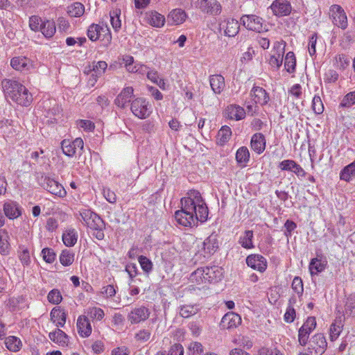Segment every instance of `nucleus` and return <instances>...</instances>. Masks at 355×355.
<instances>
[{
  "instance_id": "f257e3e1",
  "label": "nucleus",
  "mask_w": 355,
  "mask_h": 355,
  "mask_svg": "<svg viewBox=\"0 0 355 355\" xmlns=\"http://www.w3.org/2000/svg\"><path fill=\"white\" fill-rule=\"evenodd\" d=\"M181 209L175 213L177 222L185 227H192L198 225V222H205L208 217V208L197 190H191L187 196L180 200Z\"/></svg>"
},
{
  "instance_id": "f03ea898",
  "label": "nucleus",
  "mask_w": 355,
  "mask_h": 355,
  "mask_svg": "<svg viewBox=\"0 0 355 355\" xmlns=\"http://www.w3.org/2000/svg\"><path fill=\"white\" fill-rule=\"evenodd\" d=\"M1 85L7 98H10L18 105L23 106H28L32 102V94L18 81L4 79L1 82Z\"/></svg>"
},
{
  "instance_id": "7ed1b4c3",
  "label": "nucleus",
  "mask_w": 355,
  "mask_h": 355,
  "mask_svg": "<svg viewBox=\"0 0 355 355\" xmlns=\"http://www.w3.org/2000/svg\"><path fill=\"white\" fill-rule=\"evenodd\" d=\"M223 269L218 266H205L197 268L190 275V281L197 285H206L220 281L223 277Z\"/></svg>"
},
{
  "instance_id": "20e7f679",
  "label": "nucleus",
  "mask_w": 355,
  "mask_h": 355,
  "mask_svg": "<svg viewBox=\"0 0 355 355\" xmlns=\"http://www.w3.org/2000/svg\"><path fill=\"white\" fill-rule=\"evenodd\" d=\"M130 110L132 114L139 119L148 118L151 113V106L145 98H136L131 102Z\"/></svg>"
},
{
  "instance_id": "39448f33",
  "label": "nucleus",
  "mask_w": 355,
  "mask_h": 355,
  "mask_svg": "<svg viewBox=\"0 0 355 355\" xmlns=\"http://www.w3.org/2000/svg\"><path fill=\"white\" fill-rule=\"evenodd\" d=\"M241 22L249 31L257 33L268 31L264 20L256 15H244L241 17Z\"/></svg>"
},
{
  "instance_id": "423d86ee",
  "label": "nucleus",
  "mask_w": 355,
  "mask_h": 355,
  "mask_svg": "<svg viewBox=\"0 0 355 355\" xmlns=\"http://www.w3.org/2000/svg\"><path fill=\"white\" fill-rule=\"evenodd\" d=\"M218 236L211 234L202 242L197 255L202 256L205 260L210 258L218 250Z\"/></svg>"
},
{
  "instance_id": "0eeeda50",
  "label": "nucleus",
  "mask_w": 355,
  "mask_h": 355,
  "mask_svg": "<svg viewBox=\"0 0 355 355\" xmlns=\"http://www.w3.org/2000/svg\"><path fill=\"white\" fill-rule=\"evenodd\" d=\"M40 185L49 193L60 198H64L67 191L64 187L55 180L48 176L41 178Z\"/></svg>"
},
{
  "instance_id": "6e6552de",
  "label": "nucleus",
  "mask_w": 355,
  "mask_h": 355,
  "mask_svg": "<svg viewBox=\"0 0 355 355\" xmlns=\"http://www.w3.org/2000/svg\"><path fill=\"white\" fill-rule=\"evenodd\" d=\"M103 34V40H105L107 45L112 41V35L107 26L103 27L98 24H92L87 30V36L92 41H96L100 38L101 34Z\"/></svg>"
},
{
  "instance_id": "1a4fd4ad",
  "label": "nucleus",
  "mask_w": 355,
  "mask_h": 355,
  "mask_svg": "<svg viewBox=\"0 0 355 355\" xmlns=\"http://www.w3.org/2000/svg\"><path fill=\"white\" fill-rule=\"evenodd\" d=\"M80 215L86 225L90 229H103L104 221L96 213L89 209H83L80 212Z\"/></svg>"
},
{
  "instance_id": "9d476101",
  "label": "nucleus",
  "mask_w": 355,
  "mask_h": 355,
  "mask_svg": "<svg viewBox=\"0 0 355 355\" xmlns=\"http://www.w3.org/2000/svg\"><path fill=\"white\" fill-rule=\"evenodd\" d=\"M316 327L315 317H309L298 331V341L300 345L305 346L307 344L310 334Z\"/></svg>"
},
{
  "instance_id": "9b49d317",
  "label": "nucleus",
  "mask_w": 355,
  "mask_h": 355,
  "mask_svg": "<svg viewBox=\"0 0 355 355\" xmlns=\"http://www.w3.org/2000/svg\"><path fill=\"white\" fill-rule=\"evenodd\" d=\"M197 7L203 12L212 16L218 15L222 7L216 0H198Z\"/></svg>"
},
{
  "instance_id": "f8f14e48",
  "label": "nucleus",
  "mask_w": 355,
  "mask_h": 355,
  "mask_svg": "<svg viewBox=\"0 0 355 355\" xmlns=\"http://www.w3.org/2000/svg\"><path fill=\"white\" fill-rule=\"evenodd\" d=\"M330 11L334 24L343 30L346 29L348 22L343 8L340 6L335 4L331 6Z\"/></svg>"
},
{
  "instance_id": "ddd939ff",
  "label": "nucleus",
  "mask_w": 355,
  "mask_h": 355,
  "mask_svg": "<svg viewBox=\"0 0 355 355\" xmlns=\"http://www.w3.org/2000/svg\"><path fill=\"white\" fill-rule=\"evenodd\" d=\"M61 147L63 153L71 157L75 155L77 149H80V150L83 149L84 142L80 137H78L72 141L69 139H64L61 142Z\"/></svg>"
},
{
  "instance_id": "4468645a",
  "label": "nucleus",
  "mask_w": 355,
  "mask_h": 355,
  "mask_svg": "<svg viewBox=\"0 0 355 355\" xmlns=\"http://www.w3.org/2000/svg\"><path fill=\"white\" fill-rule=\"evenodd\" d=\"M149 309L141 306L133 309L128 315V320L131 324H138L147 320L150 315Z\"/></svg>"
},
{
  "instance_id": "2eb2a0df",
  "label": "nucleus",
  "mask_w": 355,
  "mask_h": 355,
  "mask_svg": "<svg viewBox=\"0 0 355 355\" xmlns=\"http://www.w3.org/2000/svg\"><path fill=\"white\" fill-rule=\"evenodd\" d=\"M241 323V316L234 312H228L223 315L220 323L222 329H232Z\"/></svg>"
},
{
  "instance_id": "dca6fc26",
  "label": "nucleus",
  "mask_w": 355,
  "mask_h": 355,
  "mask_svg": "<svg viewBox=\"0 0 355 355\" xmlns=\"http://www.w3.org/2000/svg\"><path fill=\"white\" fill-rule=\"evenodd\" d=\"M247 265L258 271L263 272L267 268V261L265 257L260 254H251L246 258Z\"/></svg>"
},
{
  "instance_id": "f3484780",
  "label": "nucleus",
  "mask_w": 355,
  "mask_h": 355,
  "mask_svg": "<svg viewBox=\"0 0 355 355\" xmlns=\"http://www.w3.org/2000/svg\"><path fill=\"white\" fill-rule=\"evenodd\" d=\"M250 95L255 104L265 105L270 101L268 93L261 87L254 86L250 91Z\"/></svg>"
},
{
  "instance_id": "a211bd4d",
  "label": "nucleus",
  "mask_w": 355,
  "mask_h": 355,
  "mask_svg": "<svg viewBox=\"0 0 355 355\" xmlns=\"http://www.w3.org/2000/svg\"><path fill=\"white\" fill-rule=\"evenodd\" d=\"M10 65L14 69L24 72L28 71L33 68V62L32 60L24 56H18L12 58Z\"/></svg>"
},
{
  "instance_id": "6ab92c4d",
  "label": "nucleus",
  "mask_w": 355,
  "mask_h": 355,
  "mask_svg": "<svg viewBox=\"0 0 355 355\" xmlns=\"http://www.w3.org/2000/svg\"><path fill=\"white\" fill-rule=\"evenodd\" d=\"M133 94L134 89L132 87H124L116 97L114 104L119 107L125 108L127 104L130 102Z\"/></svg>"
},
{
  "instance_id": "aec40b11",
  "label": "nucleus",
  "mask_w": 355,
  "mask_h": 355,
  "mask_svg": "<svg viewBox=\"0 0 355 355\" xmlns=\"http://www.w3.org/2000/svg\"><path fill=\"white\" fill-rule=\"evenodd\" d=\"M274 15L277 16L288 15L291 10V6L288 1L286 0H276L270 6Z\"/></svg>"
},
{
  "instance_id": "412c9836",
  "label": "nucleus",
  "mask_w": 355,
  "mask_h": 355,
  "mask_svg": "<svg viewBox=\"0 0 355 355\" xmlns=\"http://www.w3.org/2000/svg\"><path fill=\"white\" fill-rule=\"evenodd\" d=\"M77 329L81 337L87 338L92 333V326L88 318L85 315H80L77 320Z\"/></svg>"
},
{
  "instance_id": "4be33fe9",
  "label": "nucleus",
  "mask_w": 355,
  "mask_h": 355,
  "mask_svg": "<svg viewBox=\"0 0 355 355\" xmlns=\"http://www.w3.org/2000/svg\"><path fill=\"white\" fill-rule=\"evenodd\" d=\"M311 345L315 349L316 354H322L326 349L327 343L322 334H315L311 340Z\"/></svg>"
},
{
  "instance_id": "5701e85b",
  "label": "nucleus",
  "mask_w": 355,
  "mask_h": 355,
  "mask_svg": "<svg viewBox=\"0 0 355 355\" xmlns=\"http://www.w3.org/2000/svg\"><path fill=\"white\" fill-rule=\"evenodd\" d=\"M252 149L258 154L263 153L266 148V139L262 133H255L250 141Z\"/></svg>"
},
{
  "instance_id": "b1692460",
  "label": "nucleus",
  "mask_w": 355,
  "mask_h": 355,
  "mask_svg": "<svg viewBox=\"0 0 355 355\" xmlns=\"http://www.w3.org/2000/svg\"><path fill=\"white\" fill-rule=\"evenodd\" d=\"M209 83L212 91L216 94H220L225 86L224 77L219 74L210 76Z\"/></svg>"
},
{
  "instance_id": "393cba45",
  "label": "nucleus",
  "mask_w": 355,
  "mask_h": 355,
  "mask_svg": "<svg viewBox=\"0 0 355 355\" xmlns=\"http://www.w3.org/2000/svg\"><path fill=\"white\" fill-rule=\"evenodd\" d=\"M5 215L10 219H15L21 215L19 205L14 201H8L3 205Z\"/></svg>"
},
{
  "instance_id": "a878e982",
  "label": "nucleus",
  "mask_w": 355,
  "mask_h": 355,
  "mask_svg": "<svg viewBox=\"0 0 355 355\" xmlns=\"http://www.w3.org/2000/svg\"><path fill=\"white\" fill-rule=\"evenodd\" d=\"M51 320L59 327H64L66 322L67 315L65 312L59 307H54L50 313Z\"/></svg>"
},
{
  "instance_id": "bb28decb",
  "label": "nucleus",
  "mask_w": 355,
  "mask_h": 355,
  "mask_svg": "<svg viewBox=\"0 0 355 355\" xmlns=\"http://www.w3.org/2000/svg\"><path fill=\"white\" fill-rule=\"evenodd\" d=\"M227 115L228 118L231 119H235L236 121L243 119L245 118L246 112L241 106L236 105H231L227 107L226 110Z\"/></svg>"
},
{
  "instance_id": "cd10ccee",
  "label": "nucleus",
  "mask_w": 355,
  "mask_h": 355,
  "mask_svg": "<svg viewBox=\"0 0 355 355\" xmlns=\"http://www.w3.org/2000/svg\"><path fill=\"white\" fill-rule=\"evenodd\" d=\"M327 261L325 259L313 258L309 263V270L311 275H318L324 271L327 267Z\"/></svg>"
},
{
  "instance_id": "c85d7f7f",
  "label": "nucleus",
  "mask_w": 355,
  "mask_h": 355,
  "mask_svg": "<svg viewBox=\"0 0 355 355\" xmlns=\"http://www.w3.org/2000/svg\"><path fill=\"white\" fill-rule=\"evenodd\" d=\"M187 17L185 12L182 9H174L168 15V21L172 24H181Z\"/></svg>"
},
{
  "instance_id": "c756f323",
  "label": "nucleus",
  "mask_w": 355,
  "mask_h": 355,
  "mask_svg": "<svg viewBox=\"0 0 355 355\" xmlns=\"http://www.w3.org/2000/svg\"><path fill=\"white\" fill-rule=\"evenodd\" d=\"M340 179L349 182L355 178V160L351 164L345 166L340 172Z\"/></svg>"
},
{
  "instance_id": "7c9ffc66",
  "label": "nucleus",
  "mask_w": 355,
  "mask_h": 355,
  "mask_svg": "<svg viewBox=\"0 0 355 355\" xmlns=\"http://www.w3.org/2000/svg\"><path fill=\"white\" fill-rule=\"evenodd\" d=\"M146 19L148 22L153 26L162 27L165 22L164 15L156 11H151L146 13Z\"/></svg>"
},
{
  "instance_id": "2f4dec72",
  "label": "nucleus",
  "mask_w": 355,
  "mask_h": 355,
  "mask_svg": "<svg viewBox=\"0 0 355 355\" xmlns=\"http://www.w3.org/2000/svg\"><path fill=\"white\" fill-rule=\"evenodd\" d=\"M49 338L54 343L61 346H65L68 343L67 335L61 329H57L54 331L49 333Z\"/></svg>"
},
{
  "instance_id": "473e14b6",
  "label": "nucleus",
  "mask_w": 355,
  "mask_h": 355,
  "mask_svg": "<svg viewBox=\"0 0 355 355\" xmlns=\"http://www.w3.org/2000/svg\"><path fill=\"white\" fill-rule=\"evenodd\" d=\"M78 240V234L75 229H68L62 234L64 244L68 247L73 246Z\"/></svg>"
},
{
  "instance_id": "72a5a7b5",
  "label": "nucleus",
  "mask_w": 355,
  "mask_h": 355,
  "mask_svg": "<svg viewBox=\"0 0 355 355\" xmlns=\"http://www.w3.org/2000/svg\"><path fill=\"white\" fill-rule=\"evenodd\" d=\"M239 28L240 25L237 20L234 19H229L226 22L225 35L228 37H234L239 33Z\"/></svg>"
},
{
  "instance_id": "f704fd0d",
  "label": "nucleus",
  "mask_w": 355,
  "mask_h": 355,
  "mask_svg": "<svg viewBox=\"0 0 355 355\" xmlns=\"http://www.w3.org/2000/svg\"><path fill=\"white\" fill-rule=\"evenodd\" d=\"M40 31L46 38L52 37L56 31L55 24L51 20H45L42 23Z\"/></svg>"
},
{
  "instance_id": "c9c22d12",
  "label": "nucleus",
  "mask_w": 355,
  "mask_h": 355,
  "mask_svg": "<svg viewBox=\"0 0 355 355\" xmlns=\"http://www.w3.org/2000/svg\"><path fill=\"white\" fill-rule=\"evenodd\" d=\"M200 309L198 304H185L180 307V315L184 318H188L196 315Z\"/></svg>"
},
{
  "instance_id": "e433bc0d",
  "label": "nucleus",
  "mask_w": 355,
  "mask_h": 355,
  "mask_svg": "<svg viewBox=\"0 0 355 355\" xmlns=\"http://www.w3.org/2000/svg\"><path fill=\"white\" fill-rule=\"evenodd\" d=\"M232 136L231 128L227 125L223 126L217 135V144L221 146L227 143Z\"/></svg>"
},
{
  "instance_id": "4c0bfd02",
  "label": "nucleus",
  "mask_w": 355,
  "mask_h": 355,
  "mask_svg": "<svg viewBox=\"0 0 355 355\" xmlns=\"http://www.w3.org/2000/svg\"><path fill=\"white\" fill-rule=\"evenodd\" d=\"M5 345L11 352H18L22 346L20 339L13 336L6 338Z\"/></svg>"
},
{
  "instance_id": "58836bf2",
  "label": "nucleus",
  "mask_w": 355,
  "mask_h": 355,
  "mask_svg": "<svg viewBox=\"0 0 355 355\" xmlns=\"http://www.w3.org/2000/svg\"><path fill=\"white\" fill-rule=\"evenodd\" d=\"M107 67V64L105 61L93 62L92 65L89 66V71H94L92 76L96 77L101 76L105 71Z\"/></svg>"
},
{
  "instance_id": "ea45409f",
  "label": "nucleus",
  "mask_w": 355,
  "mask_h": 355,
  "mask_svg": "<svg viewBox=\"0 0 355 355\" xmlns=\"http://www.w3.org/2000/svg\"><path fill=\"white\" fill-rule=\"evenodd\" d=\"M253 232L252 230H246L239 239V243L245 249H251L254 248L252 243Z\"/></svg>"
},
{
  "instance_id": "a19ab883",
  "label": "nucleus",
  "mask_w": 355,
  "mask_h": 355,
  "mask_svg": "<svg viewBox=\"0 0 355 355\" xmlns=\"http://www.w3.org/2000/svg\"><path fill=\"white\" fill-rule=\"evenodd\" d=\"M343 324L341 320H336L333 322L329 329V338L331 341L336 340L343 330Z\"/></svg>"
},
{
  "instance_id": "79ce46f5",
  "label": "nucleus",
  "mask_w": 355,
  "mask_h": 355,
  "mask_svg": "<svg viewBox=\"0 0 355 355\" xmlns=\"http://www.w3.org/2000/svg\"><path fill=\"white\" fill-rule=\"evenodd\" d=\"M74 253L71 250H63L60 255V262L64 266H71L74 261Z\"/></svg>"
},
{
  "instance_id": "37998d69",
  "label": "nucleus",
  "mask_w": 355,
  "mask_h": 355,
  "mask_svg": "<svg viewBox=\"0 0 355 355\" xmlns=\"http://www.w3.org/2000/svg\"><path fill=\"white\" fill-rule=\"evenodd\" d=\"M67 12L71 17H79L84 14L85 7L80 2H75L68 6Z\"/></svg>"
},
{
  "instance_id": "c03bdc74",
  "label": "nucleus",
  "mask_w": 355,
  "mask_h": 355,
  "mask_svg": "<svg viewBox=\"0 0 355 355\" xmlns=\"http://www.w3.org/2000/svg\"><path fill=\"white\" fill-rule=\"evenodd\" d=\"M296 59L293 52L290 51L285 57L284 67L288 73H293L295 70Z\"/></svg>"
},
{
  "instance_id": "a18cd8bd",
  "label": "nucleus",
  "mask_w": 355,
  "mask_h": 355,
  "mask_svg": "<svg viewBox=\"0 0 355 355\" xmlns=\"http://www.w3.org/2000/svg\"><path fill=\"white\" fill-rule=\"evenodd\" d=\"M8 233L3 230H0V253L6 254L9 251V243L8 241Z\"/></svg>"
},
{
  "instance_id": "49530a36",
  "label": "nucleus",
  "mask_w": 355,
  "mask_h": 355,
  "mask_svg": "<svg viewBox=\"0 0 355 355\" xmlns=\"http://www.w3.org/2000/svg\"><path fill=\"white\" fill-rule=\"evenodd\" d=\"M120 10H116L112 12H110V22L112 28L116 32H118L121 26V21L120 19Z\"/></svg>"
},
{
  "instance_id": "de8ad7c7",
  "label": "nucleus",
  "mask_w": 355,
  "mask_h": 355,
  "mask_svg": "<svg viewBox=\"0 0 355 355\" xmlns=\"http://www.w3.org/2000/svg\"><path fill=\"white\" fill-rule=\"evenodd\" d=\"M355 105V91L350 92L344 96L340 103V107L349 108Z\"/></svg>"
},
{
  "instance_id": "09e8293b",
  "label": "nucleus",
  "mask_w": 355,
  "mask_h": 355,
  "mask_svg": "<svg viewBox=\"0 0 355 355\" xmlns=\"http://www.w3.org/2000/svg\"><path fill=\"white\" fill-rule=\"evenodd\" d=\"M236 159L239 163H245L249 161L250 153L247 147L243 146L237 150Z\"/></svg>"
},
{
  "instance_id": "8fccbe9b",
  "label": "nucleus",
  "mask_w": 355,
  "mask_h": 355,
  "mask_svg": "<svg viewBox=\"0 0 355 355\" xmlns=\"http://www.w3.org/2000/svg\"><path fill=\"white\" fill-rule=\"evenodd\" d=\"M312 109L315 114H320L324 111V105L321 98L318 95H315L312 101Z\"/></svg>"
},
{
  "instance_id": "3c124183",
  "label": "nucleus",
  "mask_w": 355,
  "mask_h": 355,
  "mask_svg": "<svg viewBox=\"0 0 355 355\" xmlns=\"http://www.w3.org/2000/svg\"><path fill=\"white\" fill-rule=\"evenodd\" d=\"M42 22L41 17L33 15L29 18V27L32 31L37 32L40 31Z\"/></svg>"
},
{
  "instance_id": "603ef678",
  "label": "nucleus",
  "mask_w": 355,
  "mask_h": 355,
  "mask_svg": "<svg viewBox=\"0 0 355 355\" xmlns=\"http://www.w3.org/2000/svg\"><path fill=\"white\" fill-rule=\"evenodd\" d=\"M47 298L49 302L53 304H60L62 300L60 292L57 289L51 290L49 293Z\"/></svg>"
},
{
  "instance_id": "864d4df0",
  "label": "nucleus",
  "mask_w": 355,
  "mask_h": 355,
  "mask_svg": "<svg viewBox=\"0 0 355 355\" xmlns=\"http://www.w3.org/2000/svg\"><path fill=\"white\" fill-rule=\"evenodd\" d=\"M345 313L347 315L355 317V300L352 297L347 298L345 306Z\"/></svg>"
},
{
  "instance_id": "5fc2aeb1",
  "label": "nucleus",
  "mask_w": 355,
  "mask_h": 355,
  "mask_svg": "<svg viewBox=\"0 0 355 355\" xmlns=\"http://www.w3.org/2000/svg\"><path fill=\"white\" fill-rule=\"evenodd\" d=\"M138 261L143 270L147 273L150 272L153 269V263L145 256H139Z\"/></svg>"
},
{
  "instance_id": "6e6d98bb",
  "label": "nucleus",
  "mask_w": 355,
  "mask_h": 355,
  "mask_svg": "<svg viewBox=\"0 0 355 355\" xmlns=\"http://www.w3.org/2000/svg\"><path fill=\"white\" fill-rule=\"evenodd\" d=\"M42 256L43 259L49 263H52L55 259L54 251L49 248H45L42 250Z\"/></svg>"
},
{
  "instance_id": "4d7b16f0",
  "label": "nucleus",
  "mask_w": 355,
  "mask_h": 355,
  "mask_svg": "<svg viewBox=\"0 0 355 355\" xmlns=\"http://www.w3.org/2000/svg\"><path fill=\"white\" fill-rule=\"evenodd\" d=\"M292 289L298 295H302L304 292L302 280L300 277H295L292 282Z\"/></svg>"
},
{
  "instance_id": "13d9d810",
  "label": "nucleus",
  "mask_w": 355,
  "mask_h": 355,
  "mask_svg": "<svg viewBox=\"0 0 355 355\" xmlns=\"http://www.w3.org/2000/svg\"><path fill=\"white\" fill-rule=\"evenodd\" d=\"M336 61L338 67L344 69L349 66L350 58L345 54H340L336 57Z\"/></svg>"
},
{
  "instance_id": "bf43d9fd",
  "label": "nucleus",
  "mask_w": 355,
  "mask_h": 355,
  "mask_svg": "<svg viewBox=\"0 0 355 355\" xmlns=\"http://www.w3.org/2000/svg\"><path fill=\"white\" fill-rule=\"evenodd\" d=\"M87 313L92 318L101 320L104 317V311L101 308L92 307L87 309Z\"/></svg>"
},
{
  "instance_id": "052dcab7",
  "label": "nucleus",
  "mask_w": 355,
  "mask_h": 355,
  "mask_svg": "<svg viewBox=\"0 0 355 355\" xmlns=\"http://www.w3.org/2000/svg\"><path fill=\"white\" fill-rule=\"evenodd\" d=\"M151 336V333L148 329H141L139 330L135 336V338L137 341L144 343L148 341Z\"/></svg>"
},
{
  "instance_id": "680f3d73",
  "label": "nucleus",
  "mask_w": 355,
  "mask_h": 355,
  "mask_svg": "<svg viewBox=\"0 0 355 355\" xmlns=\"http://www.w3.org/2000/svg\"><path fill=\"white\" fill-rule=\"evenodd\" d=\"M189 350L190 355H202L203 353V347L201 343L193 342L189 345Z\"/></svg>"
},
{
  "instance_id": "e2e57ef3",
  "label": "nucleus",
  "mask_w": 355,
  "mask_h": 355,
  "mask_svg": "<svg viewBox=\"0 0 355 355\" xmlns=\"http://www.w3.org/2000/svg\"><path fill=\"white\" fill-rule=\"evenodd\" d=\"M77 125L85 131H93L95 128L94 123L89 120L80 119L77 121Z\"/></svg>"
},
{
  "instance_id": "0e129e2a",
  "label": "nucleus",
  "mask_w": 355,
  "mask_h": 355,
  "mask_svg": "<svg viewBox=\"0 0 355 355\" xmlns=\"http://www.w3.org/2000/svg\"><path fill=\"white\" fill-rule=\"evenodd\" d=\"M296 162L292 159H286L279 164L278 167L282 171L292 172Z\"/></svg>"
},
{
  "instance_id": "69168bd1",
  "label": "nucleus",
  "mask_w": 355,
  "mask_h": 355,
  "mask_svg": "<svg viewBox=\"0 0 355 355\" xmlns=\"http://www.w3.org/2000/svg\"><path fill=\"white\" fill-rule=\"evenodd\" d=\"M283 61V55H280L279 54H275L270 55L269 60V64L270 66L273 67H276L279 69L282 64Z\"/></svg>"
},
{
  "instance_id": "338daca9",
  "label": "nucleus",
  "mask_w": 355,
  "mask_h": 355,
  "mask_svg": "<svg viewBox=\"0 0 355 355\" xmlns=\"http://www.w3.org/2000/svg\"><path fill=\"white\" fill-rule=\"evenodd\" d=\"M105 198L110 203L114 204L116 202V196L115 193L109 188H104L103 191Z\"/></svg>"
},
{
  "instance_id": "774afa93",
  "label": "nucleus",
  "mask_w": 355,
  "mask_h": 355,
  "mask_svg": "<svg viewBox=\"0 0 355 355\" xmlns=\"http://www.w3.org/2000/svg\"><path fill=\"white\" fill-rule=\"evenodd\" d=\"M168 355H184V349L180 344H175L171 346Z\"/></svg>"
}]
</instances>
